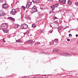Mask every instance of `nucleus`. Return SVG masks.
Returning <instances> with one entry per match:
<instances>
[{
	"mask_svg": "<svg viewBox=\"0 0 78 78\" xmlns=\"http://www.w3.org/2000/svg\"><path fill=\"white\" fill-rule=\"evenodd\" d=\"M8 28V25L6 23H3L1 25V29L2 30H5Z\"/></svg>",
	"mask_w": 78,
	"mask_h": 78,
	"instance_id": "nucleus-1",
	"label": "nucleus"
},
{
	"mask_svg": "<svg viewBox=\"0 0 78 78\" xmlns=\"http://www.w3.org/2000/svg\"><path fill=\"white\" fill-rule=\"evenodd\" d=\"M59 3H57L55 4L54 5H53L51 6V7L52 9V10H55V9H56V8H58V6H59Z\"/></svg>",
	"mask_w": 78,
	"mask_h": 78,
	"instance_id": "nucleus-2",
	"label": "nucleus"
},
{
	"mask_svg": "<svg viewBox=\"0 0 78 78\" xmlns=\"http://www.w3.org/2000/svg\"><path fill=\"white\" fill-rule=\"evenodd\" d=\"M61 55L63 56H72V55L71 54L67 53H62L61 54Z\"/></svg>",
	"mask_w": 78,
	"mask_h": 78,
	"instance_id": "nucleus-3",
	"label": "nucleus"
},
{
	"mask_svg": "<svg viewBox=\"0 0 78 78\" xmlns=\"http://www.w3.org/2000/svg\"><path fill=\"white\" fill-rule=\"evenodd\" d=\"M21 27H22V29H24L25 30L28 28V26L27 24L24 23L21 25Z\"/></svg>",
	"mask_w": 78,
	"mask_h": 78,
	"instance_id": "nucleus-4",
	"label": "nucleus"
},
{
	"mask_svg": "<svg viewBox=\"0 0 78 78\" xmlns=\"http://www.w3.org/2000/svg\"><path fill=\"white\" fill-rule=\"evenodd\" d=\"M2 8L3 9H6L9 8L8 5L7 4H2Z\"/></svg>",
	"mask_w": 78,
	"mask_h": 78,
	"instance_id": "nucleus-5",
	"label": "nucleus"
},
{
	"mask_svg": "<svg viewBox=\"0 0 78 78\" xmlns=\"http://www.w3.org/2000/svg\"><path fill=\"white\" fill-rule=\"evenodd\" d=\"M32 2L34 4L36 3L37 4V3H40V1L39 0H32Z\"/></svg>",
	"mask_w": 78,
	"mask_h": 78,
	"instance_id": "nucleus-6",
	"label": "nucleus"
},
{
	"mask_svg": "<svg viewBox=\"0 0 78 78\" xmlns=\"http://www.w3.org/2000/svg\"><path fill=\"white\" fill-rule=\"evenodd\" d=\"M66 0H62V1H60V0H59L58 2L60 3H63L64 5H65V4H66Z\"/></svg>",
	"mask_w": 78,
	"mask_h": 78,
	"instance_id": "nucleus-7",
	"label": "nucleus"
},
{
	"mask_svg": "<svg viewBox=\"0 0 78 78\" xmlns=\"http://www.w3.org/2000/svg\"><path fill=\"white\" fill-rule=\"evenodd\" d=\"M15 13H17V11L16 10H15L14 11H12V10L10 12V14L12 15H15Z\"/></svg>",
	"mask_w": 78,
	"mask_h": 78,
	"instance_id": "nucleus-8",
	"label": "nucleus"
},
{
	"mask_svg": "<svg viewBox=\"0 0 78 78\" xmlns=\"http://www.w3.org/2000/svg\"><path fill=\"white\" fill-rule=\"evenodd\" d=\"M26 19V20H27L28 22H31V17H27Z\"/></svg>",
	"mask_w": 78,
	"mask_h": 78,
	"instance_id": "nucleus-9",
	"label": "nucleus"
},
{
	"mask_svg": "<svg viewBox=\"0 0 78 78\" xmlns=\"http://www.w3.org/2000/svg\"><path fill=\"white\" fill-rule=\"evenodd\" d=\"M53 52H56L57 53H59V51L58 50V49H54L53 50Z\"/></svg>",
	"mask_w": 78,
	"mask_h": 78,
	"instance_id": "nucleus-10",
	"label": "nucleus"
},
{
	"mask_svg": "<svg viewBox=\"0 0 78 78\" xmlns=\"http://www.w3.org/2000/svg\"><path fill=\"white\" fill-rule=\"evenodd\" d=\"M33 42V41L31 39H30L27 41V42H29V43H30V44H32Z\"/></svg>",
	"mask_w": 78,
	"mask_h": 78,
	"instance_id": "nucleus-11",
	"label": "nucleus"
},
{
	"mask_svg": "<svg viewBox=\"0 0 78 78\" xmlns=\"http://www.w3.org/2000/svg\"><path fill=\"white\" fill-rule=\"evenodd\" d=\"M25 9H26V7H25L22 6V7L20 8L21 10H25Z\"/></svg>",
	"mask_w": 78,
	"mask_h": 78,
	"instance_id": "nucleus-12",
	"label": "nucleus"
},
{
	"mask_svg": "<svg viewBox=\"0 0 78 78\" xmlns=\"http://www.w3.org/2000/svg\"><path fill=\"white\" fill-rule=\"evenodd\" d=\"M37 8L36 7V6L34 5L32 8V9H34L35 10H37Z\"/></svg>",
	"mask_w": 78,
	"mask_h": 78,
	"instance_id": "nucleus-13",
	"label": "nucleus"
},
{
	"mask_svg": "<svg viewBox=\"0 0 78 78\" xmlns=\"http://www.w3.org/2000/svg\"><path fill=\"white\" fill-rule=\"evenodd\" d=\"M38 11V10H36L34 11L33 10H31V11H30V12L31 13H34V12H37Z\"/></svg>",
	"mask_w": 78,
	"mask_h": 78,
	"instance_id": "nucleus-14",
	"label": "nucleus"
},
{
	"mask_svg": "<svg viewBox=\"0 0 78 78\" xmlns=\"http://www.w3.org/2000/svg\"><path fill=\"white\" fill-rule=\"evenodd\" d=\"M27 4L28 5H29V6H30V5H32V2H28L27 3Z\"/></svg>",
	"mask_w": 78,
	"mask_h": 78,
	"instance_id": "nucleus-15",
	"label": "nucleus"
},
{
	"mask_svg": "<svg viewBox=\"0 0 78 78\" xmlns=\"http://www.w3.org/2000/svg\"><path fill=\"white\" fill-rule=\"evenodd\" d=\"M3 32L5 33H9V30H3Z\"/></svg>",
	"mask_w": 78,
	"mask_h": 78,
	"instance_id": "nucleus-16",
	"label": "nucleus"
},
{
	"mask_svg": "<svg viewBox=\"0 0 78 78\" xmlns=\"http://www.w3.org/2000/svg\"><path fill=\"white\" fill-rule=\"evenodd\" d=\"M68 4H69V5H71V4H72V2L71 1H70V0H68Z\"/></svg>",
	"mask_w": 78,
	"mask_h": 78,
	"instance_id": "nucleus-17",
	"label": "nucleus"
},
{
	"mask_svg": "<svg viewBox=\"0 0 78 78\" xmlns=\"http://www.w3.org/2000/svg\"><path fill=\"white\" fill-rule=\"evenodd\" d=\"M26 8H27V9H29V8H30V6L29 5L27 4H26Z\"/></svg>",
	"mask_w": 78,
	"mask_h": 78,
	"instance_id": "nucleus-18",
	"label": "nucleus"
},
{
	"mask_svg": "<svg viewBox=\"0 0 78 78\" xmlns=\"http://www.w3.org/2000/svg\"><path fill=\"white\" fill-rule=\"evenodd\" d=\"M20 41H21V40H20V39H19L18 40H16V42H20Z\"/></svg>",
	"mask_w": 78,
	"mask_h": 78,
	"instance_id": "nucleus-19",
	"label": "nucleus"
},
{
	"mask_svg": "<svg viewBox=\"0 0 78 78\" xmlns=\"http://www.w3.org/2000/svg\"><path fill=\"white\" fill-rule=\"evenodd\" d=\"M32 28H35L36 27V25L34 24H33L32 25Z\"/></svg>",
	"mask_w": 78,
	"mask_h": 78,
	"instance_id": "nucleus-20",
	"label": "nucleus"
},
{
	"mask_svg": "<svg viewBox=\"0 0 78 78\" xmlns=\"http://www.w3.org/2000/svg\"><path fill=\"white\" fill-rule=\"evenodd\" d=\"M53 10H52V11H50L49 12V14H52V13H54V12H55L53 11Z\"/></svg>",
	"mask_w": 78,
	"mask_h": 78,
	"instance_id": "nucleus-21",
	"label": "nucleus"
},
{
	"mask_svg": "<svg viewBox=\"0 0 78 78\" xmlns=\"http://www.w3.org/2000/svg\"><path fill=\"white\" fill-rule=\"evenodd\" d=\"M54 41L55 42H58V40L57 39H54Z\"/></svg>",
	"mask_w": 78,
	"mask_h": 78,
	"instance_id": "nucleus-22",
	"label": "nucleus"
},
{
	"mask_svg": "<svg viewBox=\"0 0 78 78\" xmlns=\"http://www.w3.org/2000/svg\"><path fill=\"white\" fill-rule=\"evenodd\" d=\"M40 33L41 34H42V33H44V31H43L42 30H41L40 31Z\"/></svg>",
	"mask_w": 78,
	"mask_h": 78,
	"instance_id": "nucleus-23",
	"label": "nucleus"
},
{
	"mask_svg": "<svg viewBox=\"0 0 78 78\" xmlns=\"http://www.w3.org/2000/svg\"><path fill=\"white\" fill-rule=\"evenodd\" d=\"M12 17H8V19H10V20H12Z\"/></svg>",
	"mask_w": 78,
	"mask_h": 78,
	"instance_id": "nucleus-24",
	"label": "nucleus"
},
{
	"mask_svg": "<svg viewBox=\"0 0 78 78\" xmlns=\"http://www.w3.org/2000/svg\"><path fill=\"white\" fill-rule=\"evenodd\" d=\"M26 34H28L29 33V30H27L26 32Z\"/></svg>",
	"mask_w": 78,
	"mask_h": 78,
	"instance_id": "nucleus-25",
	"label": "nucleus"
},
{
	"mask_svg": "<svg viewBox=\"0 0 78 78\" xmlns=\"http://www.w3.org/2000/svg\"><path fill=\"white\" fill-rule=\"evenodd\" d=\"M53 31V30H51L49 31V33H52Z\"/></svg>",
	"mask_w": 78,
	"mask_h": 78,
	"instance_id": "nucleus-26",
	"label": "nucleus"
},
{
	"mask_svg": "<svg viewBox=\"0 0 78 78\" xmlns=\"http://www.w3.org/2000/svg\"><path fill=\"white\" fill-rule=\"evenodd\" d=\"M11 20H12V21H15V19L14 18H12Z\"/></svg>",
	"mask_w": 78,
	"mask_h": 78,
	"instance_id": "nucleus-27",
	"label": "nucleus"
},
{
	"mask_svg": "<svg viewBox=\"0 0 78 78\" xmlns=\"http://www.w3.org/2000/svg\"><path fill=\"white\" fill-rule=\"evenodd\" d=\"M75 5H76V6H78V2H76V3H75Z\"/></svg>",
	"mask_w": 78,
	"mask_h": 78,
	"instance_id": "nucleus-28",
	"label": "nucleus"
},
{
	"mask_svg": "<svg viewBox=\"0 0 78 78\" xmlns=\"http://www.w3.org/2000/svg\"><path fill=\"white\" fill-rule=\"evenodd\" d=\"M59 9H60L59 10H62V9H63L62 8L59 7Z\"/></svg>",
	"mask_w": 78,
	"mask_h": 78,
	"instance_id": "nucleus-29",
	"label": "nucleus"
},
{
	"mask_svg": "<svg viewBox=\"0 0 78 78\" xmlns=\"http://www.w3.org/2000/svg\"><path fill=\"white\" fill-rule=\"evenodd\" d=\"M2 16H4V15H5V13H4V12H2Z\"/></svg>",
	"mask_w": 78,
	"mask_h": 78,
	"instance_id": "nucleus-30",
	"label": "nucleus"
},
{
	"mask_svg": "<svg viewBox=\"0 0 78 78\" xmlns=\"http://www.w3.org/2000/svg\"><path fill=\"white\" fill-rule=\"evenodd\" d=\"M38 15L39 16H41V13H40V12H38Z\"/></svg>",
	"mask_w": 78,
	"mask_h": 78,
	"instance_id": "nucleus-31",
	"label": "nucleus"
},
{
	"mask_svg": "<svg viewBox=\"0 0 78 78\" xmlns=\"http://www.w3.org/2000/svg\"><path fill=\"white\" fill-rule=\"evenodd\" d=\"M16 26H17V28H19V26H20L18 24H16Z\"/></svg>",
	"mask_w": 78,
	"mask_h": 78,
	"instance_id": "nucleus-32",
	"label": "nucleus"
},
{
	"mask_svg": "<svg viewBox=\"0 0 78 78\" xmlns=\"http://www.w3.org/2000/svg\"><path fill=\"white\" fill-rule=\"evenodd\" d=\"M3 41L4 42H6V41H5V38L3 39Z\"/></svg>",
	"mask_w": 78,
	"mask_h": 78,
	"instance_id": "nucleus-33",
	"label": "nucleus"
},
{
	"mask_svg": "<svg viewBox=\"0 0 78 78\" xmlns=\"http://www.w3.org/2000/svg\"><path fill=\"white\" fill-rule=\"evenodd\" d=\"M72 36V34H69V37H70V36Z\"/></svg>",
	"mask_w": 78,
	"mask_h": 78,
	"instance_id": "nucleus-34",
	"label": "nucleus"
},
{
	"mask_svg": "<svg viewBox=\"0 0 78 78\" xmlns=\"http://www.w3.org/2000/svg\"><path fill=\"white\" fill-rule=\"evenodd\" d=\"M40 9H41V10H43V9H44V8L41 7H40Z\"/></svg>",
	"mask_w": 78,
	"mask_h": 78,
	"instance_id": "nucleus-35",
	"label": "nucleus"
},
{
	"mask_svg": "<svg viewBox=\"0 0 78 78\" xmlns=\"http://www.w3.org/2000/svg\"><path fill=\"white\" fill-rule=\"evenodd\" d=\"M67 41H68V42H69L70 41V40L69 38L67 39Z\"/></svg>",
	"mask_w": 78,
	"mask_h": 78,
	"instance_id": "nucleus-36",
	"label": "nucleus"
},
{
	"mask_svg": "<svg viewBox=\"0 0 78 78\" xmlns=\"http://www.w3.org/2000/svg\"><path fill=\"white\" fill-rule=\"evenodd\" d=\"M16 10H20V9H19V8H16Z\"/></svg>",
	"mask_w": 78,
	"mask_h": 78,
	"instance_id": "nucleus-37",
	"label": "nucleus"
},
{
	"mask_svg": "<svg viewBox=\"0 0 78 78\" xmlns=\"http://www.w3.org/2000/svg\"><path fill=\"white\" fill-rule=\"evenodd\" d=\"M57 18L56 17H54V20H55V19H57Z\"/></svg>",
	"mask_w": 78,
	"mask_h": 78,
	"instance_id": "nucleus-38",
	"label": "nucleus"
},
{
	"mask_svg": "<svg viewBox=\"0 0 78 78\" xmlns=\"http://www.w3.org/2000/svg\"><path fill=\"white\" fill-rule=\"evenodd\" d=\"M50 27H51V28H53L52 27V26H51V25L50 24Z\"/></svg>",
	"mask_w": 78,
	"mask_h": 78,
	"instance_id": "nucleus-39",
	"label": "nucleus"
},
{
	"mask_svg": "<svg viewBox=\"0 0 78 78\" xmlns=\"http://www.w3.org/2000/svg\"><path fill=\"white\" fill-rule=\"evenodd\" d=\"M76 37H78V35L77 34H76Z\"/></svg>",
	"mask_w": 78,
	"mask_h": 78,
	"instance_id": "nucleus-40",
	"label": "nucleus"
},
{
	"mask_svg": "<svg viewBox=\"0 0 78 78\" xmlns=\"http://www.w3.org/2000/svg\"><path fill=\"white\" fill-rule=\"evenodd\" d=\"M37 43L38 44H40V42H37Z\"/></svg>",
	"mask_w": 78,
	"mask_h": 78,
	"instance_id": "nucleus-41",
	"label": "nucleus"
},
{
	"mask_svg": "<svg viewBox=\"0 0 78 78\" xmlns=\"http://www.w3.org/2000/svg\"><path fill=\"white\" fill-rule=\"evenodd\" d=\"M24 35H26V34H27L26 32L24 33Z\"/></svg>",
	"mask_w": 78,
	"mask_h": 78,
	"instance_id": "nucleus-42",
	"label": "nucleus"
},
{
	"mask_svg": "<svg viewBox=\"0 0 78 78\" xmlns=\"http://www.w3.org/2000/svg\"><path fill=\"white\" fill-rule=\"evenodd\" d=\"M25 78H29V77H28L27 76H25Z\"/></svg>",
	"mask_w": 78,
	"mask_h": 78,
	"instance_id": "nucleus-43",
	"label": "nucleus"
},
{
	"mask_svg": "<svg viewBox=\"0 0 78 78\" xmlns=\"http://www.w3.org/2000/svg\"><path fill=\"white\" fill-rule=\"evenodd\" d=\"M46 9H47V10L48 9V7H46Z\"/></svg>",
	"mask_w": 78,
	"mask_h": 78,
	"instance_id": "nucleus-44",
	"label": "nucleus"
},
{
	"mask_svg": "<svg viewBox=\"0 0 78 78\" xmlns=\"http://www.w3.org/2000/svg\"><path fill=\"white\" fill-rule=\"evenodd\" d=\"M66 13H67H67H69V12H68L67 11H66Z\"/></svg>",
	"mask_w": 78,
	"mask_h": 78,
	"instance_id": "nucleus-45",
	"label": "nucleus"
},
{
	"mask_svg": "<svg viewBox=\"0 0 78 78\" xmlns=\"http://www.w3.org/2000/svg\"><path fill=\"white\" fill-rule=\"evenodd\" d=\"M22 78H26L25 76H24V77H22Z\"/></svg>",
	"mask_w": 78,
	"mask_h": 78,
	"instance_id": "nucleus-46",
	"label": "nucleus"
},
{
	"mask_svg": "<svg viewBox=\"0 0 78 78\" xmlns=\"http://www.w3.org/2000/svg\"><path fill=\"white\" fill-rule=\"evenodd\" d=\"M66 28H69V26H68V27L66 26Z\"/></svg>",
	"mask_w": 78,
	"mask_h": 78,
	"instance_id": "nucleus-47",
	"label": "nucleus"
},
{
	"mask_svg": "<svg viewBox=\"0 0 78 78\" xmlns=\"http://www.w3.org/2000/svg\"><path fill=\"white\" fill-rule=\"evenodd\" d=\"M68 32H69V33H70V31L69 30V31H68Z\"/></svg>",
	"mask_w": 78,
	"mask_h": 78,
	"instance_id": "nucleus-48",
	"label": "nucleus"
},
{
	"mask_svg": "<svg viewBox=\"0 0 78 78\" xmlns=\"http://www.w3.org/2000/svg\"><path fill=\"white\" fill-rule=\"evenodd\" d=\"M50 0H48V2H50Z\"/></svg>",
	"mask_w": 78,
	"mask_h": 78,
	"instance_id": "nucleus-49",
	"label": "nucleus"
},
{
	"mask_svg": "<svg viewBox=\"0 0 78 78\" xmlns=\"http://www.w3.org/2000/svg\"><path fill=\"white\" fill-rule=\"evenodd\" d=\"M13 9H14V10H15V9H12V10H13Z\"/></svg>",
	"mask_w": 78,
	"mask_h": 78,
	"instance_id": "nucleus-50",
	"label": "nucleus"
},
{
	"mask_svg": "<svg viewBox=\"0 0 78 78\" xmlns=\"http://www.w3.org/2000/svg\"><path fill=\"white\" fill-rule=\"evenodd\" d=\"M33 78H38V77H34Z\"/></svg>",
	"mask_w": 78,
	"mask_h": 78,
	"instance_id": "nucleus-51",
	"label": "nucleus"
},
{
	"mask_svg": "<svg viewBox=\"0 0 78 78\" xmlns=\"http://www.w3.org/2000/svg\"><path fill=\"white\" fill-rule=\"evenodd\" d=\"M59 11H60V12H61V10H59Z\"/></svg>",
	"mask_w": 78,
	"mask_h": 78,
	"instance_id": "nucleus-52",
	"label": "nucleus"
},
{
	"mask_svg": "<svg viewBox=\"0 0 78 78\" xmlns=\"http://www.w3.org/2000/svg\"><path fill=\"white\" fill-rule=\"evenodd\" d=\"M64 29H66V28H64Z\"/></svg>",
	"mask_w": 78,
	"mask_h": 78,
	"instance_id": "nucleus-53",
	"label": "nucleus"
},
{
	"mask_svg": "<svg viewBox=\"0 0 78 78\" xmlns=\"http://www.w3.org/2000/svg\"><path fill=\"white\" fill-rule=\"evenodd\" d=\"M30 36H32V35H30Z\"/></svg>",
	"mask_w": 78,
	"mask_h": 78,
	"instance_id": "nucleus-54",
	"label": "nucleus"
},
{
	"mask_svg": "<svg viewBox=\"0 0 78 78\" xmlns=\"http://www.w3.org/2000/svg\"><path fill=\"white\" fill-rule=\"evenodd\" d=\"M0 1H2V0H0Z\"/></svg>",
	"mask_w": 78,
	"mask_h": 78,
	"instance_id": "nucleus-55",
	"label": "nucleus"
},
{
	"mask_svg": "<svg viewBox=\"0 0 78 78\" xmlns=\"http://www.w3.org/2000/svg\"><path fill=\"white\" fill-rule=\"evenodd\" d=\"M77 44H78V41H77Z\"/></svg>",
	"mask_w": 78,
	"mask_h": 78,
	"instance_id": "nucleus-56",
	"label": "nucleus"
},
{
	"mask_svg": "<svg viewBox=\"0 0 78 78\" xmlns=\"http://www.w3.org/2000/svg\"><path fill=\"white\" fill-rule=\"evenodd\" d=\"M0 16H1V15L0 14Z\"/></svg>",
	"mask_w": 78,
	"mask_h": 78,
	"instance_id": "nucleus-57",
	"label": "nucleus"
},
{
	"mask_svg": "<svg viewBox=\"0 0 78 78\" xmlns=\"http://www.w3.org/2000/svg\"><path fill=\"white\" fill-rule=\"evenodd\" d=\"M1 11H2V10H1Z\"/></svg>",
	"mask_w": 78,
	"mask_h": 78,
	"instance_id": "nucleus-58",
	"label": "nucleus"
},
{
	"mask_svg": "<svg viewBox=\"0 0 78 78\" xmlns=\"http://www.w3.org/2000/svg\"><path fill=\"white\" fill-rule=\"evenodd\" d=\"M0 30H1V29H0Z\"/></svg>",
	"mask_w": 78,
	"mask_h": 78,
	"instance_id": "nucleus-59",
	"label": "nucleus"
}]
</instances>
